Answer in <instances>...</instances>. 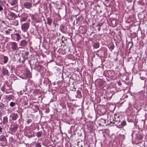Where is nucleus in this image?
Returning <instances> with one entry per match:
<instances>
[{
    "label": "nucleus",
    "mask_w": 147,
    "mask_h": 147,
    "mask_svg": "<svg viewBox=\"0 0 147 147\" xmlns=\"http://www.w3.org/2000/svg\"><path fill=\"white\" fill-rule=\"evenodd\" d=\"M8 14L10 16L13 18H15L16 17V15L15 14L12 12H10Z\"/></svg>",
    "instance_id": "obj_5"
},
{
    "label": "nucleus",
    "mask_w": 147,
    "mask_h": 147,
    "mask_svg": "<svg viewBox=\"0 0 147 147\" xmlns=\"http://www.w3.org/2000/svg\"><path fill=\"white\" fill-rule=\"evenodd\" d=\"M1 99V96H0V100Z\"/></svg>",
    "instance_id": "obj_27"
},
{
    "label": "nucleus",
    "mask_w": 147,
    "mask_h": 147,
    "mask_svg": "<svg viewBox=\"0 0 147 147\" xmlns=\"http://www.w3.org/2000/svg\"><path fill=\"white\" fill-rule=\"evenodd\" d=\"M2 71L3 74H7L8 73V71L6 69H3V70Z\"/></svg>",
    "instance_id": "obj_14"
},
{
    "label": "nucleus",
    "mask_w": 147,
    "mask_h": 147,
    "mask_svg": "<svg viewBox=\"0 0 147 147\" xmlns=\"http://www.w3.org/2000/svg\"><path fill=\"white\" fill-rule=\"evenodd\" d=\"M2 128L0 127V132H2Z\"/></svg>",
    "instance_id": "obj_24"
},
{
    "label": "nucleus",
    "mask_w": 147,
    "mask_h": 147,
    "mask_svg": "<svg viewBox=\"0 0 147 147\" xmlns=\"http://www.w3.org/2000/svg\"><path fill=\"white\" fill-rule=\"evenodd\" d=\"M121 125H122L123 126H125V124H126V122H125V121H123L121 122Z\"/></svg>",
    "instance_id": "obj_16"
},
{
    "label": "nucleus",
    "mask_w": 147,
    "mask_h": 147,
    "mask_svg": "<svg viewBox=\"0 0 147 147\" xmlns=\"http://www.w3.org/2000/svg\"><path fill=\"white\" fill-rule=\"evenodd\" d=\"M7 119L6 117H4L3 119V122L4 123H5L7 122Z\"/></svg>",
    "instance_id": "obj_13"
},
{
    "label": "nucleus",
    "mask_w": 147,
    "mask_h": 147,
    "mask_svg": "<svg viewBox=\"0 0 147 147\" xmlns=\"http://www.w3.org/2000/svg\"><path fill=\"white\" fill-rule=\"evenodd\" d=\"M143 136L142 135H140V136L138 137V138L139 139H141L142 138Z\"/></svg>",
    "instance_id": "obj_21"
},
{
    "label": "nucleus",
    "mask_w": 147,
    "mask_h": 147,
    "mask_svg": "<svg viewBox=\"0 0 147 147\" xmlns=\"http://www.w3.org/2000/svg\"><path fill=\"white\" fill-rule=\"evenodd\" d=\"M15 37H16V40L18 41L20 39V35L18 33L15 34L13 35Z\"/></svg>",
    "instance_id": "obj_7"
},
{
    "label": "nucleus",
    "mask_w": 147,
    "mask_h": 147,
    "mask_svg": "<svg viewBox=\"0 0 147 147\" xmlns=\"http://www.w3.org/2000/svg\"><path fill=\"white\" fill-rule=\"evenodd\" d=\"M109 0H106V1H109Z\"/></svg>",
    "instance_id": "obj_26"
},
{
    "label": "nucleus",
    "mask_w": 147,
    "mask_h": 147,
    "mask_svg": "<svg viewBox=\"0 0 147 147\" xmlns=\"http://www.w3.org/2000/svg\"><path fill=\"white\" fill-rule=\"evenodd\" d=\"M102 24L100 23V24H98V26H102Z\"/></svg>",
    "instance_id": "obj_23"
},
{
    "label": "nucleus",
    "mask_w": 147,
    "mask_h": 147,
    "mask_svg": "<svg viewBox=\"0 0 147 147\" xmlns=\"http://www.w3.org/2000/svg\"><path fill=\"white\" fill-rule=\"evenodd\" d=\"M15 105V103H14V102H11L10 103V105L11 106V107H13V106H14Z\"/></svg>",
    "instance_id": "obj_18"
},
{
    "label": "nucleus",
    "mask_w": 147,
    "mask_h": 147,
    "mask_svg": "<svg viewBox=\"0 0 147 147\" xmlns=\"http://www.w3.org/2000/svg\"><path fill=\"white\" fill-rule=\"evenodd\" d=\"M3 9L2 7L0 5V11L2 10Z\"/></svg>",
    "instance_id": "obj_22"
},
{
    "label": "nucleus",
    "mask_w": 147,
    "mask_h": 147,
    "mask_svg": "<svg viewBox=\"0 0 147 147\" xmlns=\"http://www.w3.org/2000/svg\"><path fill=\"white\" fill-rule=\"evenodd\" d=\"M24 6L27 8H30L32 6V5L29 3L26 2L24 3Z\"/></svg>",
    "instance_id": "obj_2"
},
{
    "label": "nucleus",
    "mask_w": 147,
    "mask_h": 147,
    "mask_svg": "<svg viewBox=\"0 0 147 147\" xmlns=\"http://www.w3.org/2000/svg\"><path fill=\"white\" fill-rule=\"evenodd\" d=\"M17 3V0H12L11 3V4L12 5H14Z\"/></svg>",
    "instance_id": "obj_11"
},
{
    "label": "nucleus",
    "mask_w": 147,
    "mask_h": 147,
    "mask_svg": "<svg viewBox=\"0 0 147 147\" xmlns=\"http://www.w3.org/2000/svg\"><path fill=\"white\" fill-rule=\"evenodd\" d=\"M93 46L95 48H97L99 47V45L98 43H95L93 44Z\"/></svg>",
    "instance_id": "obj_8"
},
{
    "label": "nucleus",
    "mask_w": 147,
    "mask_h": 147,
    "mask_svg": "<svg viewBox=\"0 0 147 147\" xmlns=\"http://www.w3.org/2000/svg\"><path fill=\"white\" fill-rule=\"evenodd\" d=\"M26 20V19L25 18H22L21 19V21H24Z\"/></svg>",
    "instance_id": "obj_20"
},
{
    "label": "nucleus",
    "mask_w": 147,
    "mask_h": 147,
    "mask_svg": "<svg viewBox=\"0 0 147 147\" xmlns=\"http://www.w3.org/2000/svg\"><path fill=\"white\" fill-rule=\"evenodd\" d=\"M42 135V132H39L37 133V136L38 137L41 136Z\"/></svg>",
    "instance_id": "obj_15"
},
{
    "label": "nucleus",
    "mask_w": 147,
    "mask_h": 147,
    "mask_svg": "<svg viewBox=\"0 0 147 147\" xmlns=\"http://www.w3.org/2000/svg\"><path fill=\"white\" fill-rule=\"evenodd\" d=\"M3 107V105L2 103H0V109H2Z\"/></svg>",
    "instance_id": "obj_17"
},
{
    "label": "nucleus",
    "mask_w": 147,
    "mask_h": 147,
    "mask_svg": "<svg viewBox=\"0 0 147 147\" xmlns=\"http://www.w3.org/2000/svg\"><path fill=\"white\" fill-rule=\"evenodd\" d=\"M52 21V20L49 18H47V23L49 25H51Z\"/></svg>",
    "instance_id": "obj_9"
},
{
    "label": "nucleus",
    "mask_w": 147,
    "mask_h": 147,
    "mask_svg": "<svg viewBox=\"0 0 147 147\" xmlns=\"http://www.w3.org/2000/svg\"><path fill=\"white\" fill-rule=\"evenodd\" d=\"M6 138L5 136L1 135L0 136V140L1 141H4L5 140Z\"/></svg>",
    "instance_id": "obj_10"
},
{
    "label": "nucleus",
    "mask_w": 147,
    "mask_h": 147,
    "mask_svg": "<svg viewBox=\"0 0 147 147\" xmlns=\"http://www.w3.org/2000/svg\"><path fill=\"white\" fill-rule=\"evenodd\" d=\"M26 44V42L25 40H22L20 43V45L22 46H25Z\"/></svg>",
    "instance_id": "obj_6"
},
{
    "label": "nucleus",
    "mask_w": 147,
    "mask_h": 147,
    "mask_svg": "<svg viewBox=\"0 0 147 147\" xmlns=\"http://www.w3.org/2000/svg\"><path fill=\"white\" fill-rule=\"evenodd\" d=\"M98 30L99 31H100V28H98Z\"/></svg>",
    "instance_id": "obj_25"
},
{
    "label": "nucleus",
    "mask_w": 147,
    "mask_h": 147,
    "mask_svg": "<svg viewBox=\"0 0 147 147\" xmlns=\"http://www.w3.org/2000/svg\"><path fill=\"white\" fill-rule=\"evenodd\" d=\"M12 48L13 50H15L16 49L17 46V44L15 42H12L11 43Z\"/></svg>",
    "instance_id": "obj_3"
},
{
    "label": "nucleus",
    "mask_w": 147,
    "mask_h": 147,
    "mask_svg": "<svg viewBox=\"0 0 147 147\" xmlns=\"http://www.w3.org/2000/svg\"><path fill=\"white\" fill-rule=\"evenodd\" d=\"M18 115L17 113H15L12 114V118L13 120H16L18 118Z\"/></svg>",
    "instance_id": "obj_4"
},
{
    "label": "nucleus",
    "mask_w": 147,
    "mask_h": 147,
    "mask_svg": "<svg viewBox=\"0 0 147 147\" xmlns=\"http://www.w3.org/2000/svg\"><path fill=\"white\" fill-rule=\"evenodd\" d=\"M8 61V58L7 57L4 56L3 59V62L5 63L7 62Z\"/></svg>",
    "instance_id": "obj_12"
},
{
    "label": "nucleus",
    "mask_w": 147,
    "mask_h": 147,
    "mask_svg": "<svg viewBox=\"0 0 147 147\" xmlns=\"http://www.w3.org/2000/svg\"><path fill=\"white\" fill-rule=\"evenodd\" d=\"M36 147H41V145L39 143H37L36 144Z\"/></svg>",
    "instance_id": "obj_19"
},
{
    "label": "nucleus",
    "mask_w": 147,
    "mask_h": 147,
    "mask_svg": "<svg viewBox=\"0 0 147 147\" xmlns=\"http://www.w3.org/2000/svg\"><path fill=\"white\" fill-rule=\"evenodd\" d=\"M29 26V24L28 23H25L22 25L21 28L23 31H25L28 30Z\"/></svg>",
    "instance_id": "obj_1"
}]
</instances>
